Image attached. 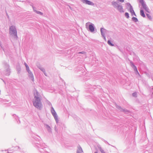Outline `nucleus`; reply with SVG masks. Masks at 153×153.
<instances>
[{
  "label": "nucleus",
  "mask_w": 153,
  "mask_h": 153,
  "mask_svg": "<svg viewBox=\"0 0 153 153\" xmlns=\"http://www.w3.org/2000/svg\"><path fill=\"white\" fill-rule=\"evenodd\" d=\"M39 96L38 93L36 91L35 94L34 100L33 102V104L35 107L40 109L42 106V104L41 102L40 98L38 97Z\"/></svg>",
  "instance_id": "1"
},
{
  "label": "nucleus",
  "mask_w": 153,
  "mask_h": 153,
  "mask_svg": "<svg viewBox=\"0 0 153 153\" xmlns=\"http://www.w3.org/2000/svg\"><path fill=\"white\" fill-rule=\"evenodd\" d=\"M113 5L115 7H117V9L120 12H123L124 11L123 7L122 6L118 5L117 3L116 2H114L113 3Z\"/></svg>",
  "instance_id": "2"
},
{
  "label": "nucleus",
  "mask_w": 153,
  "mask_h": 153,
  "mask_svg": "<svg viewBox=\"0 0 153 153\" xmlns=\"http://www.w3.org/2000/svg\"><path fill=\"white\" fill-rule=\"evenodd\" d=\"M10 33L11 35L17 36V32L15 27L13 26H12L10 27Z\"/></svg>",
  "instance_id": "3"
},
{
  "label": "nucleus",
  "mask_w": 153,
  "mask_h": 153,
  "mask_svg": "<svg viewBox=\"0 0 153 153\" xmlns=\"http://www.w3.org/2000/svg\"><path fill=\"white\" fill-rule=\"evenodd\" d=\"M82 1L83 3H85L88 5H94V4L89 1L87 0H82Z\"/></svg>",
  "instance_id": "4"
},
{
  "label": "nucleus",
  "mask_w": 153,
  "mask_h": 153,
  "mask_svg": "<svg viewBox=\"0 0 153 153\" xmlns=\"http://www.w3.org/2000/svg\"><path fill=\"white\" fill-rule=\"evenodd\" d=\"M89 28L91 32H93L94 30V28L93 25L90 24L89 25Z\"/></svg>",
  "instance_id": "5"
},
{
  "label": "nucleus",
  "mask_w": 153,
  "mask_h": 153,
  "mask_svg": "<svg viewBox=\"0 0 153 153\" xmlns=\"http://www.w3.org/2000/svg\"><path fill=\"white\" fill-rule=\"evenodd\" d=\"M51 113L54 117L55 119L56 120H57V114L56 113L55 111L53 110L51 111Z\"/></svg>",
  "instance_id": "6"
},
{
  "label": "nucleus",
  "mask_w": 153,
  "mask_h": 153,
  "mask_svg": "<svg viewBox=\"0 0 153 153\" xmlns=\"http://www.w3.org/2000/svg\"><path fill=\"white\" fill-rule=\"evenodd\" d=\"M129 11L131 13L132 15H134L135 16H136L135 13L134 12V11L133 10L132 8V7L131 6V7H130V8L129 9Z\"/></svg>",
  "instance_id": "7"
},
{
  "label": "nucleus",
  "mask_w": 153,
  "mask_h": 153,
  "mask_svg": "<svg viewBox=\"0 0 153 153\" xmlns=\"http://www.w3.org/2000/svg\"><path fill=\"white\" fill-rule=\"evenodd\" d=\"M142 6L143 8L148 12H149V9L146 6V4H143V5H142Z\"/></svg>",
  "instance_id": "8"
},
{
  "label": "nucleus",
  "mask_w": 153,
  "mask_h": 153,
  "mask_svg": "<svg viewBox=\"0 0 153 153\" xmlns=\"http://www.w3.org/2000/svg\"><path fill=\"white\" fill-rule=\"evenodd\" d=\"M140 15L142 16L143 17H145V14L144 13L143 11L142 10H140Z\"/></svg>",
  "instance_id": "9"
},
{
  "label": "nucleus",
  "mask_w": 153,
  "mask_h": 153,
  "mask_svg": "<svg viewBox=\"0 0 153 153\" xmlns=\"http://www.w3.org/2000/svg\"><path fill=\"white\" fill-rule=\"evenodd\" d=\"M104 30V29H103L102 28H101V33H102V36H104V39H105V36H104V34H103V30Z\"/></svg>",
  "instance_id": "10"
},
{
  "label": "nucleus",
  "mask_w": 153,
  "mask_h": 153,
  "mask_svg": "<svg viewBox=\"0 0 153 153\" xmlns=\"http://www.w3.org/2000/svg\"><path fill=\"white\" fill-rule=\"evenodd\" d=\"M82 152V149L81 148H79L77 151V153H79L81 152Z\"/></svg>",
  "instance_id": "11"
},
{
  "label": "nucleus",
  "mask_w": 153,
  "mask_h": 153,
  "mask_svg": "<svg viewBox=\"0 0 153 153\" xmlns=\"http://www.w3.org/2000/svg\"><path fill=\"white\" fill-rule=\"evenodd\" d=\"M132 20L135 22H137L138 21L136 17H133L132 18Z\"/></svg>",
  "instance_id": "12"
},
{
  "label": "nucleus",
  "mask_w": 153,
  "mask_h": 153,
  "mask_svg": "<svg viewBox=\"0 0 153 153\" xmlns=\"http://www.w3.org/2000/svg\"><path fill=\"white\" fill-rule=\"evenodd\" d=\"M108 44L109 45H110V46H114V45H113L111 42V41H110V40H108Z\"/></svg>",
  "instance_id": "13"
},
{
  "label": "nucleus",
  "mask_w": 153,
  "mask_h": 153,
  "mask_svg": "<svg viewBox=\"0 0 153 153\" xmlns=\"http://www.w3.org/2000/svg\"><path fill=\"white\" fill-rule=\"evenodd\" d=\"M125 15L127 18H129V15L128 13H126L125 14Z\"/></svg>",
  "instance_id": "14"
},
{
  "label": "nucleus",
  "mask_w": 153,
  "mask_h": 153,
  "mask_svg": "<svg viewBox=\"0 0 153 153\" xmlns=\"http://www.w3.org/2000/svg\"><path fill=\"white\" fill-rule=\"evenodd\" d=\"M25 65L26 67V69L27 70H29V67L27 65V64L26 63H25Z\"/></svg>",
  "instance_id": "15"
},
{
  "label": "nucleus",
  "mask_w": 153,
  "mask_h": 153,
  "mask_svg": "<svg viewBox=\"0 0 153 153\" xmlns=\"http://www.w3.org/2000/svg\"><path fill=\"white\" fill-rule=\"evenodd\" d=\"M146 15H147V16L150 19H152V17H151V16L150 15H149V14H146Z\"/></svg>",
  "instance_id": "16"
},
{
  "label": "nucleus",
  "mask_w": 153,
  "mask_h": 153,
  "mask_svg": "<svg viewBox=\"0 0 153 153\" xmlns=\"http://www.w3.org/2000/svg\"><path fill=\"white\" fill-rule=\"evenodd\" d=\"M100 151L102 153H105L104 151L101 148H100Z\"/></svg>",
  "instance_id": "17"
},
{
  "label": "nucleus",
  "mask_w": 153,
  "mask_h": 153,
  "mask_svg": "<svg viewBox=\"0 0 153 153\" xmlns=\"http://www.w3.org/2000/svg\"><path fill=\"white\" fill-rule=\"evenodd\" d=\"M140 1L141 3L142 4V5H143V4H144L145 3H144L143 1V0H140Z\"/></svg>",
  "instance_id": "18"
},
{
  "label": "nucleus",
  "mask_w": 153,
  "mask_h": 153,
  "mask_svg": "<svg viewBox=\"0 0 153 153\" xmlns=\"http://www.w3.org/2000/svg\"><path fill=\"white\" fill-rule=\"evenodd\" d=\"M134 67V69L135 70L137 71V68L136 67H135V66L134 65H133Z\"/></svg>",
  "instance_id": "19"
},
{
  "label": "nucleus",
  "mask_w": 153,
  "mask_h": 153,
  "mask_svg": "<svg viewBox=\"0 0 153 153\" xmlns=\"http://www.w3.org/2000/svg\"><path fill=\"white\" fill-rule=\"evenodd\" d=\"M117 0L120 2H124V0Z\"/></svg>",
  "instance_id": "20"
},
{
  "label": "nucleus",
  "mask_w": 153,
  "mask_h": 153,
  "mask_svg": "<svg viewBox=\"0 0 153 153\" xmlns=\"http://www.w3.org/2000/svg\"><path fill=\"white\" fill-rule=\"evenodd\" d=\"M136 95V94L135 93H133V95L134 96H135Z\"/></svg>",
  "instance_id": "21"
},
{
  "label": "nucleus",
  "mask_w": 153,
  "mask_h": 153,
  "mask_svg": "<svg viewBox=\"0 0 153 153\" xmlns=\"http://www.w3.org/2000/svg\"><path fill=\"white\" fill-rule=\"evenodd\" d=\"M88 23H86V26H88Z\"/></svg>",
  "instance_id": "22"
},
{
  "label": "nucleus",
  "mask_w": 153,
  "mask_h": 153,
  "mask_svg": "<svg viewBox=\"0 0 153 153\" xmlns=\"http://www.w3.org/2000/svg\"><path fill=\"white\" fill-rule=\"evenodd\" d=\"M38 13H39V14H42V13H41V12H38Z\"/></svg>",
  "instance_id": "23"
},
{
  "label": "nucleus",
  "mask_w": 153,
  "mask_h": 153,
  "mask_svg": "<svg viewBox=\"0 0 153 153\" xmlns=\"http://www.w3.org/2000/svg\"><path fill=\"white\" fill-rule=\"evenodd\" d=\"M95 153H98L97 152H95Z\"/></svg>",
  "instance_id": "24"
},
{
  "label": "nucleus",
  "mask_w": 153,
  "mask_h": 153,
  "mask_svg": "<svg viewBox=\"0 0 153 153\" xmlns=\"http://www.w3.org/2000/svg\"><path fill=\"white\" fill-rule=\"evenodd\" d=\"M79 53H82V52H79Z\"/></svg>",
  "instance_id": "25"
},
{
  "label": "nucleus",
  "mask_w": 153,
  "mask_h": 153,
  "mask_svg": "<svg viewBox=\"0 0 153 153\" xmlns=\"http://www.w3.org/2000/svg\"><path fill=\"white\" fill-rule=\"evenodd\" d=\"M152 94H153V93H152Z\"/></svg>",
  "instance_id": "26"
}]
</instances>
